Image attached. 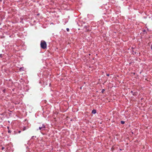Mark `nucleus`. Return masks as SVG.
<instances>
[{
    "instance_id": "423d86ee",
    "label": "nucleus",
    "mask_w": 152,
    "mask_h": 152,
    "mask_svg": "<svg viewBox=\"0 0 152 152\" xmlns=\"http://www.w3.org/2000/svg\"><path fill=\"white\" fill-rule=\"evenodd\" d=\"M28 127H26L25 126H24L23 127V128L22 129V130L23 131H25V130H26V129H28Z\"/></svg>"
},
{
    "instance_id": "aec40b11",
    "label": "nucleus",
    "mask_w": 152,
    "mask_h": 152,
    "mask_svg": "<svg viewBox=\"0 0 152 152\" xmlns=\"http://www.w3.org/2000/svg\"><path fill=\"white\" fill-rule=\"evenodd\" d=\"M131 92V93H132V94H133V91H131V92Z\"/></svg>"
},
{
    "instance_id": "5701e85b",
    "label": "nucleus",
    "mask_w": 152,
    "mask_h": 152,
    "mask_svg": "<svg viewBox=\"0 0 152 152\" xmlns=\"http://www.w3.org/2000/svg\"><path fill=\"white\" fill-rule=\"evenodd\" d=\"M39 15V14H37V15Z\"/></svg>"
},
{
    "instance_id": "1a4fd4ad",
    "label": "nucleus",
    "mask_w": 152,
    "mask_h": 152,
    "mask_svg": "<svg viewBox=\"0 0 152 152\" xmlns=\"http://www.w3.org/2000/svg\"><path fill=\"white\" fill-rule=\"evenodd\" d=\"M136 92H133V94H132V95L134 96V95H136Z\"/></svg>"
},
{
    "instance_id": "f3484780",
    "label": "nucleus",
    "mask_w": 152,
    "mask_h": 152,
    "mask_svg": "<svg viewBox=\"0 0 152 152\" xmlns=\"http://www.w3.org/2000/svg\"><path fill=\"white\" fill-rule=\"evenodd\" d=\"M133 53H133V54H136V52H134V51H133Z\"/></svg>"
},
{
    "instance_id": "f8f14e48",
    "label": "nucleus",
    "mask_w": 152,
    "mask_h": 152,
    "mask_svg": "<svg viewBox=\"0 0 152 152\" xmlns=\"http://www.w3.org/2000/svg\"><path fill=\"white\" fill-rule=\"evenodd\" d=\"M105 91V90L104 89H103L102 90V91H101V92L102 93H103L104 91Z\"/></svg>"
},
{
    "instance_id": "dca6fc26",
    "label": "nucleus",
    "mask_w": 152,
    "mask_h": 152,
    "mask_svg": "<svg viewBox=\"0 0 152 152\" xmlns=\"http://www.w3.org/2000/svg\"><path fill=\"white\" fill-rule=\"evenodd\" d=\"M4 147H2L1 148V150H3L4 149Z\"/></svg>"
},
{
    "instance_id": "bb28decb",
    "label": "nucleus",
    "mask_w": 152,
    "mask_h": 152,
    "mask_svg": "<svg viewBox=\"0 0 152 152\" xmlns=\"http://www.w3.org/2000/svg\"><path fill=\"white\" fill-rule=\"evenodd\" d=\"M121 150H121V149H120V151H121Z\"/></svg>"
},
{
    "instance_id": "20e7f679",
    "label": "nucleus",
    "mask_w": 152,
    "mask_h": 152,
    "mask_svg": "<svg viewBox=\"0 0 152 152\" xmlns=\"http://www.w3.org/2000/svg\"><path fill=\"white\" fill-rule=\"evenodd\" d=\"M96 113V110L94 109L92 111V113L93 114H95Z\"/></svg>"
},
{
    "instance_id": "9d476101",
    "label": "nucleus",
    "mask_w": 152,
    "mask_h": 152,
    "mask_svg": "<svg viewBox=\"0 0 152 152\" xmlns=\"http://www.w3.org/2000/svg\"><path fill=\"white\" fill-rule=\"evenodd\" d=\"M34 137H35L36 138V136H33L31 137V139H34Z\"/></svg>"
},
{
    "instance_id": "ddd939ff",
    "label": "nucleus",
    "mask_w": 152,
    "mask_h": 152,
    "mask_svg": "<svg viewBox=\"0 0 152 152\" xmlns=\"http://www.w3.org/2000/svg\"><path fill=\"white\" fill-rule=\"evenodd\" d=\"M8 132V133H10L11 132V131L9 129Z\"/></svg>"
},
{
    "instance_id": "0eeeda50",
    "label": "nucleus",
    "mask_w": 152,
    "mask_h": 152,
    "mask_svg": "<svg viewBox=\"0 0 152 152\" xmlns=\"http://www.w3.org/2000/svg\"><path fill=\"white\" fill-rule=\"evenodd\" d=\"M142 32L144 33V34H145V33L146 34L147 33V32H146V30H145V29H143L142 30Z\"/></svg>"
},
{
    "instance_id": "f257e3e1",
    "label": "nucleus",
    "mask_w": 152,
    "mask_h": 152,
    "mask_svg": "<svg viewBox=\"0 0 152 152\" xmlns=\"http://www.w3.org/2000/svg\"><path fill=\"white\" fill-rule=\"evenodd\" d=\"M41 48L43 49L47 48V45L46 42L44 41H41L40 42Z\"/></svg>"
},
{
    "instance_id": "a211bd4d",
    "label": "nucleus",
    "mask_w": 152,
    "mask_h": 152,
    "mask_svg": "<svg viewBox=\"0 0 152 152\" xmlns=\"http://www.w3.org/2000/svg\"><path fill=\"white\" fill-rule=\"evenodd\" d=\"M21 132V131H19L18 132V133H20Z\"/></svg>"
},
{
    "instance_id": "39448f33",
    "label": "nucleus",
    "mask_w": 152,
    "mask_h": 152,
    "mask_svg": "<svg viewBox=\"0 0 152 152\" xmlns=\"http://www.w3.org/2000/svg\"><path fill=\"white\" fill-rule=\"evenodd\" d=\"M19 70L20 72L24 71V68L23 67H20L19 68Z\"/></svg>"
},
{
    "instance_id": "f03ea898",
    "label": "nucleus",
    "mask_w": 152,
    "mask_h": 152,
    "mask_svg": "<svg viewBox=\"0 0 152 152\" xmlns=\"http://www.w3.org/2000/svg\"><path fill=\"white\" fill-rule=\"evenodd\" d=\"M84 28L85 29V31L86 32L90 31H91L90 27L88 25L84 26Z\"/></svg>"
},
{
    "instance_id": "4be33fe9",
    "label": "nucleus",
    "mask_w": 152,
    "mask_h": 152,
    "mask_svg": "<svg viewBox=\"0 0 152 152\" xmlns=\"http://www.w3.org/2000/svg\"><path fill=\"white\" fill-rule=\"evenodd\" d=\"M88 55L89 56H90L91 55V54H89Z\"/></svg>"
},
{
    "instance_id": "2eb2a0df",
    "label": "nucleus",
    "mask_w": 152,
    "mask_h": 152,
    "mask_svg": "<svg viewBox=\"0 0 152 152\" xmlns=\"http://www.w3.org/2000/svg\"><path fill=\"white\" fill-rule=\"evenodd\" d=\"M5 91H6V90L5 89H4V90H3V92H4V93H5Z\"/></svg>"
},
{
    "instance_id": "6e6552de",
    "label": "nucleus",
    "mask_w": 152,
    "mask_h": 152,
    "mask_svg": "<svg viewBox=\"0 0 152 152\" xmlns=\"http://www.w3.org/2000/svg\"><path fill=\"white\" fill-rule=\"evenodd\" d=\"M121 124H124V123H125V121H121Z\"/></svg>"
},
{
    "instance_id": "a878e982",
    "label": "nucleus",
    "mask_w": 152,
    "mask_h": 152,
    "mask_svg": "<svg viewBox=\"0 0 152 152\" xmlns=\"http://www.w3.org/2000/svg\"><path fill=\"white\" fill-rule=\"evenodd\" d=\"M1 23L0 22V25H1Z\"/></svg>"
},
{
    "instance_id": "4468645a",
    "label": "nucleus",
    "mask_w": 152,
    "mask_h": 152,
    "mask_svg": "<svg viewBox=\"0 0 152 152\" xmlns=\"http://www.w3.org/2000/svg\"><path fill=\"white\" fill-rule=\"evenodd\" d=\"M66 31H69V28H66Z\"/></svg>"
},
{
    "instance_id": "b1692460",
    "label": "nucleus",
    "mask_w": 152,
    "mask_h": 152,
    "mask_svg": "<svg viewBox=\"0 0 152 152\" xmlns=\"http://www.w3.org/2000/svg\"><path fill=\"white\" fill-rule=\"evenodd\" d=\"M101 23H102V24H103V22H101Z\"/></svg>"
},
{
    "instance_id": "9b49d317",
    "label": "nucleus",
    "mask_w": 152,
    "mask_h": 152,
    "mask_svg": "<svg viewBox=\"0 0 152 152\" xmlns=\"http://www.w3.org/2000/svg\"><path fill=\"white\" fill-rule=\"evenodd\" d=\"M3 55L2 54H0V57L1 58H2L3 57V55Z\"/></svg>"
},
{
    "instance_id": "7ed1b4c3",
    "label": "nucleus",
    "mask_w": 152,
    "mask_h": 152,
    "mask_svg": "<svg viewBox=\"0 0 152 152\" xmlns=\"http://www.w3.org/2000/svg\"><path fill=\"white\" fill-rule=\"evenodd\" d=\"M45 126L44 124H42L41 126H39V129L40 130V131H43L45 130Z\"/></svg>"
},
{
    "instance_id": "6ab92c4d",
    "label": "nucleus",
    "mask_w": 152,
    "mask_h": 152,
    "mask_svg": "<svg viewBox=\"0 0 152 152\" xmlns=\"http://www.w3.org/2000/svg\"><path fill=\"white\" fill-rule=\"evenodd\" d=\"M107 76H109L110 75L109 74H106Z\"/></svg>"
},
{
    "instance_id": "393cba45",
    "label": "nucleus",
    "mask_w": 152,
    "mask_h": 152,
    "mask_svg": "<svg viewBox=\"0 0 152 152\" xmlns=\"http://www.w3.org/2000/svg\"><path fill=\"white\" fill-rule=\"evenodd\" d=\"M83 23L84 24H85V22H83Z\"/></svg>"
},
{
    "instance_id": "cd10ccee",
    "label": "nucleus",
    "mask_w": 152,
    "mask_h": 152,
    "mask_svg": "<svg viewBox=\"0 0 152 152\" xmlns=\"http://www.w3.org/2000/svg\"><path fill=\"white\" fill-rule=\"evenodd\" d=\"M81 26H83V25H81Z\"/></svg>"
},
{
    "instance_id": "412c9836",
    "label": "nucleus",
    "mask_w": 152,
    "mask_h": 152,
    "mask_svg": "<svg viewBox=\"0 0 152 152\" xmlns=\"http://www.w3.org/2000/svg\"><path fill=\"white\" fill-rule=\"evenodd\" d=\"M7 128L8 129H9V127L8 126H7Z\"/></svg>"
}]
</instances>
